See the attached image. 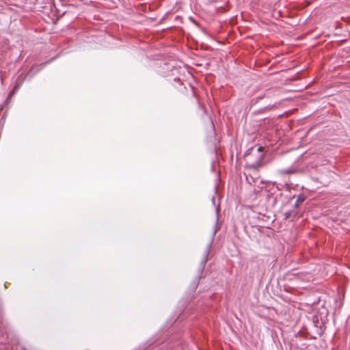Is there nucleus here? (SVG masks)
<instances>
[{
    "label": "nucleus",
    "instance_id": "f257e3e1",
    "mask_svg": "<svg viewBox=\"0 0 350 350\" xmlns=\"http://www.w3.org/2000/svg\"><path fill=\"white\" fill-rule=\"evenodd\" d=\"M245 157L246 159L245 165L249 169L257 170L263 165L264 154L262 147H258L256 151L251 150L245 154Z\"/></svg>",
    "mask_w": 350,
    "mask_h": 350
},
{
    "label": "nucleus",
    "instance_id": "f03ea898",
    "mask_svg": "<svg viewBox=\"0 0 350 350\" xmlns=\"http://www.w3.org/2000/svg\"><path fill=\"white\" fill-rule=\"evenodd\" d=\"M211 243H208L204 252V254H203V256H202V258L201 260V262H200V267H199V271L200 273H202L204 269V267L207 262V260H208V255H209V253H210V250H211Z\"/></svg>",
    "mask_w": 350,
    "mask_h": 350
},
{
    "label": "nucleus",
    "instance_id": "7ed1b4c3",
    "mask_svg": "<svg viewBox=\"0 0 350 350\" xmlns=\"http://www.w3.org/2000/svg\"><path fill=\"white\" fill-rule=\"evenodd\" d=\"M25 78H26V75L24 73H21L17 77L14 89H13V92L17 91L21 88V86L22 85L23 83L24 82Z\"/></svg>",
    "mask_w": 350,
    "mask_h": 350
},
{
    "label": "nucleus",
    "instance_id": "20e7f679",
    "mask_svg": "<svg viewBox=\"0 0 350 350\" xmlns=\"http://www.w3.org/2000/svg\"><path fill=\"white\" fill-rule=\"evenodd\" d=\"M295 172V170L292 167L278 170V173L280 175L291 174Z\"/></svg>",
    "mask_w": 350,
    "mask_h": 350
},
{
    "label": "nucleus",
    "instance_id": "39448f33",
    "mask_svg": "<svg viewBox=\"0 0 350 350\" xmlns=\"http://www.w3.org/2000/svg\"><path fill=\"white\" fill-rule=\"evenodd\" d=\"M306 200V196L303 194H300L297 196V200L295 203L294 206L297 208L300 204H301Z\"/></svg>",
    "mask_w": 350,
    "mask_h": 350
},
{
    "label": "nucleus",
    "instance_id": "423d86ee",
    "mask_svg": "<svg viewBox=\"0 0 350 350\" xmlns=\"http://www.w3.org/2000/svg\"><path fill=\"white\" fill-rule=\"evenodd\" d=\"M291 215H292V212L291 211H288V212H286L284 213V217L285 219H288L291 217Z\"/></svg>",
    "mask_w": 350,
    "mask_h": 350
},
{
    "label": "nucleus",
    "instance_id": "0eeeda50",
    "mask_svg": "<svg viewBox=\"0 0 350 350\" xmlns=\"http://www.w3.org/2000/svg\"><path fill=\"white\" fill-rule=\"evenodd\" d=\"M3 319L1 312L0 311V327L3 325Z\"/></svg>",
    "mask_w": 350,
    "mask_h": 350
},
{
    "label": "nucleus",
    "instance_id": "6e6552de",
    "mask_svg": "<svg viewBox=\"0 0 350 350\" xmlns=\"http://www.w3.org/2000/svg\"><path fill=\"white\" fill-rule=\"evenodd\" d=\"M212 201H213V204H215V197H213V198H212Z\"/></svg>",
    "mask_w": 350,
    "mask_h": 350
}]
</instances>
